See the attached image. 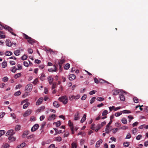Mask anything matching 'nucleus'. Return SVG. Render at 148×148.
I'll return each instance as SVG.
<instances>
[{
    "instance_id": "1",
    "label": "nucleus",
    "mask_w": 148,
    "mask_h": 148,
    "mask_svg": "<svg viewBox=\"0 0 148 148\" xmlns=\"http://www.w3.org/2000/svg\"><path fill=\"white\" fill-rule=\"evenodd\" d=\"M23 36L27 40L29 44L32 45L34 43H35L36 40L34 39L29 36L26 34L23 33Z\"/></svg>"
},
{
    "instance_id": "2",
    "label": "nucleus",
    "mask_w": 148,
    "mask_h": 148,
    "mask_svg": "<svg viewBox=\"0 0 148 148\" xmlns=\"http://www.w3.org/2000/svg\"><path fill=\"white\" fill-rule=\"evenodd\" d=\"M58 100L62 102V103L64 104H66L68 101L67 97L66 96H64L60 97L58 98Z\"/></svg>"
},
{
    "instance_id": "3",
    "label": "nucleus",
    "mask_w": 148,
    "mask_h": 148,
    "mask_svg": "<svg viewBox=\"0 0 148 148\" xmlns=\"http://www.w3.org/2000/svg\"><path fill=\"white\" fill-rule=\"evenodd\" d=\"M120 94H119V97L120 100L122 101H124L125 99V97L123 95V94H126L127 92L123 90H120Z\"/></svg>"
},
{
    "instance_id": "4",
    "label": "nucleus",
    "mask_w": 148,
    "mask_h": 148,
    "mask_svg": "<svg viewBox=\"0 0 148 148\" xmlns=\"http://www.w3.org/2000/svg\"><path fill=\"white\" fill-rule=\"evenodd\" d=\"M4 28L6 30H8V31L12 35L15 36H16V34L13 32V29L7 25H5L4 27Z\"/></svg>"
},
{
    "instance_id": "5",
    "label": "nucleus",
    "mask_w": 148,
    "mask_h": 148,
    "mask_svg": "<svg viewBox=\"0 0 148 148\" xmlns=\"http://www.w3.org/2000/svg\"><path fill=\"white\" fill-rule=\"evenodd\" d=\"M32 85L31 84H27L25 88V90L27 91V92H29L32 89Z\"/></svg>"
},
{
    "instance_id": "6",
    "label": "nucleus",
    "mask_w": 148,
    "mask_h": 148,
    "mask_svg": "<svg viewBox=\"0 0 148 148\" xmlns=\"http://www.w3.org/2000/svg\"><path fill=\"white\" fill-rule=\"evenodd\" d=\"M32 110L30 109H28L23 114L24 117H27L29 115L32 113Z\"/></svg>"
},
{
    "instance_id": "7",
    "label": "nucleus",
    "mask_w": 148,
    "mask_h": 148,
    "mask_svg": "<svg viewBox=\"0 0 148 148\" xmlns=\"http://www.w3.org/2000/svg\"><path fill=\"white\" fill-rule=\"evenodd\" d=\"M39 127V125L38 124H35L31 129L32 132H34Z\"/></svg>"
},
{
    "instance_id": "8",
    "label": "nucleus",
    "mask_w": 148,
    "mask_h": 148,
    "mask_svg": "<svg viewBox=\"0 0 148 148\" xmlns=\"http://www.w3.org/2000/svg\"><path fill=\"white\" fill-rule=\"evenodd\" d=\"M56 116L55 114H51L49 117L48 118V121H51L52 120H54L55 119Z\"/></svg>"
},
{
    "instance_id": "9",
    "label": "nucleus",
    "mask_w": 148,
    "mask_h": 148,
    "mask_svg": "<svg viewBox=\"0 0 148 148\" xmlns=\"http://www.w3.org/2000/svg\"><path fill=\"white\" fill-rule=\"evenodd\" d=\"M14 130H8L6 134V135L7 136H12L14 134Z\"/></svg>"
},
{
    "instance_id": "10",
    "label": "nucleus",
    "mask_w": 148,
    "mask_h": 148,
    "mask_svg": "<svg viewBox=\"0 0 148 148\" xmlns=\"http://www.w3.org/2000/svg\"><path fill=\"white\" fill-rule=\"evenodd\" d=\"M79 119V113L78 112H77L74 115V120L77 121Z\"/></svg>"
},
{
    "instance_id": "11",
    "label": "nucleus",
    "mask_w": 148,
    "mask_h": 148,
    "mask_svg": "<svg viewBox=\"0 0 148 148\" xmlns=\"http://www.w3.org/2000/svg\"><path fill=\"white\" fill-rule=\"evenodd\" d=\"M43 100V97L39 98L37 101L36 103V105H39L41 104Z\"/></svg>"
},
{
    "instance_id": "12",
    "label": "nucleus",
    "mask_w": 148,
    "mask_h": 148,
    "mask_svg": "<svg viewBox=\"0 0 148 148\" xmlns=\"http://www.w3.org/2000/svg\"><path fill=\"white\" fill-rule=\"evenodd\" d=\"M53 66L54 67V68L53 69L52 68H51L50 69H48V71L49 72L51 71H55L56 72L57 71V68L56 67L55 65H54Z\"/></svg>"
},
{
    "instance_id": "13",
    "label": "nucleus",
    "mask_w": 148,
    "mask_h": 148,
    "mask_svg": "<svg viewBox=\"0 0 148 148\" xmlns=\"http://www.w3.org/2000/svg\"><path fill=\"white\" fill-rule=\"evenodd\" d=\"M75 75L74 74H71L69 75V79L70 80H73L75 78Z\"/></svg>"
},
{
    "instance_id": "14",
    "label": "nucleus",
    "mask_w": 148,
    "mask_h": 148,
    "mask_svg": "<svg viewBox=\"0 0 148 148\" xmlns=\"http://www.w3.org/2000/svg\"><path fill=\"white\" fill-rule=\"evenodd\" d=\"M53 106L56 108H58L60 106V104L58 101H55L53 103Z\"/></svg>"
},
{
    "instance_id": "15",
    "label": "nucleus",
    "mask_w": 148,
    "mask_h": 148,
    "mask_svg": "<svg viewBox=\"0 0 148 148\" xmlns=\"http://www.w3.org/2000/svg\"><path fill=\"white\" fill-rule=\"evenodd\" d=\"M102 142V140L101 139H100L97 141L96 143V147L98 148L99 146V145Z\"/></svg>"
},
{
    "instance_id": "16",
    "label": "nucleus",
    "mask_w": 148,
    "mask_h": 148,
    "mask_svg": "<svg viewBox=\"0 0 148 148\" xmlns=\"http://www.w3.org/2000/svg\"><path fill=\"white\" fill-rule=\"evenodd\" d=\"M77 147V143L76 142H73L71 144V148H76Z\"/></svg>"
},
{
    "instance_id": "17",
    "label": "nucleus",
    "mask_w": 148,
    "mask_h": 148,
    "mask_svg": "<svg viewBox=\"0 0 148 148\" xmlns=\"http://www.w3.org/2000/svg\"><path fill=\"white\" fill-rule=\"evenodd\" d=\"M113 95H117L119 93L120 91V90L116 89V90H113Z\"/></svg>"
},
{
    "instance_id": "18",
    "label": "nucleus",
    "mask_w": 148,
    "mask_h": 148,
    "mask_svg": "<svg viewBox=\"0 0 148 148\" xmlns=\"http://www.w3.org/2000/svg\"><path fill=\"white\" fill-rule=\"evenodd\" d=\"M56 132V134H54V135L57 134H59L62 133V131L61 130H58V129L53 128Z\"/></svg>"
},
{
    "instance_id": "19",
    "label": "nucleus",
    "mask_w": 148,
    "mask_h": 148,
    "mask_svg": "<svg viewBox=\"0 0 148 148\" xmlns=\"http://www.w3.org/2000/svg\"><path fill=\"white\" fill-rule=\"evenodd\" d=\"M65 62V60L64 59L60 60L58 62V64L62 65V64Z\"/></svg>"
},
{
    "instance_id": "20",
    "label": "nucleus",
    "mask_w": 148,
    "mask_h": 148,
    "mask_svg": "<svg viewBox=\"0 0 148 148\" xmlns=\"http://www.w3.org/2000/svg\"><path fill=\"white\" fill-rule=\"evenodd\" d=\"M86 114H84L80 121V122L81 123H83L85 121L86 119Z\"/></svg>"
},
{
    "instance_id": "21",
    "label": "nucleus",
    "mask_w": 148,
    "mask_h": 148,
    "mask_svg": "<svg viewBox=\"0 0 148 148\" xmlns=\"http://www.w3.org/2000/svg\"><path fill=\"white\" fill-rule=\"evenodd\" d=\"M99 82L101 84L106 83L108 84H111L110 83H109V82H108L106 81L103 79H99Z\"/></svg>"
},
{
    "instance_id": "22",
    "label": "nucleus",
    "mask_w": 148,
    "mask_h": 148,
    "mask_svg": "<svg viewBox=\"0 0 148 148\" xmlns=\"http://www.w3.org/2000/svg\"><path fill=\"white\" fill-rule=\"evenodd\" d=\"M48 80L50 84H51L53 81V78L51 76H49L48 78Z\"/></svg>"
},
{
    "instance_id": "23",
    "label": "nucleus",
    "mask_w": 148,
    "mask_h": 148,
    "mask_svg": "<svg viewBox=\"0 0 148 148\" xmlns=\"http://www.w3.org/2000/svg\"><path fill=\"white\" fill-rule=\"evenodd\" d=\"M8 139L11 141H13L16 140V138L12 136V135L8 137Z\"/></svg>"
},
{
    "instance_id": "24",
    "label": "nucleus",
    "mask_w": 148,
    "mask_h": 148,
    "mask_svg": "<svg viewBox=\"0 0 148 148\" xmlns=\"http://www.w3.org/2000/svg\"><path fill=\"white\" fill-rule=\"evenodd\" d=\"M5 43L6 45L8 47H10L11 46L12 43L11 41L9 40H7L5 41Z\"/></svg>"
},
{
    "instance_id": "25",
    "label": "nucleus",
    "mask_w": 148,
    "mask_h": 148,
    "mask_svg": "<svg viewBox=\"0 0 148 148\" xmlns=\"http://www.w3.org/2000/svg\"><path fill=\"white\" fill-rule=\"evenodd\" d=\"M69 125L71 129L72 128H74V127L73 126V123H72L71 120H69Z\"/></svg>"
},
{
    "instance_id": "26",
    "label": "nucleus",
    "mask_w": 148,
    "mask_h": 148,
    "mask_svg": "<svg viewBox=\"0 0 148 148\" xmlns=\"http://www.w3.org/2000/svg\"><path fill=\"white\" fill-rule=\"evenodd\" d=\"M21 75V73H18L16 74L14 76V78L15 79H17Z\"/></svg>"
},
{
    "instance_id": "27",
    "label": "nucleus",
    "mask_w": 148,
    "mask_h": 148,
    "mask_svg": "<svg viewBox=\"0 0 148 148\" xmlns=\"http://www.w3.org/2000/svg\"><path fill=\"white\" fill-rule=\"evenodd\" d=\"M20 51L19 50H16L14 51V54L16 56H18L20 55Z\"/></svg>"
},
{
    "instance_id": "28",
    "label": "nucleus",
    "mask_w": 148,
    "mask_h": 148,
    "mask_svg": "<svg viewBox=\"0 0 148 148\" xmlns=\"http://www.w3.org/2000/svg\"><path fill=\"white\" fill-rule=\"evenodd\" d=\"M29 132V131H25L23 134V137H25L27 135Z\"/></svg>"
},
{
    "instance_id": "29",
    "label": "nucleus",
    "mask_w": 148,
    "mask_h": 148,
    "mask_svg": "<svg viewBox=\"0 0 148 148\" xmlns=\"http://www.w3.org/2000/svg\"><path fill=\"white\" fill-rule=\"evenodd\" d=\"M10 145L8 143L3 144L2 145L1 148H7L9 147Z\"/></svg>"
},
{
    "instance_id": "30",
    "label": "nucleus",
    "mask_w": 148,
    "mask_h": 148,
    "mask_svg": "<svg viewBox=\"0 0 148 148\" xmlns=\"http://www.w3.org/2000/svg\"><path fill=\"white\" fill-rule=\"evenodd\" d=\"M56 124V127H58L61 124V123L60 121H57V122L53 123V124Z\"/></svg>"
},
{
    "instance_id": "31",
    "label": "nucleus",
    "mask_w": 148,
    "mask_h": 148,
    "mask_svg": "<svg viewBox=\"0 0 148 148\" xmlns=\"http://www.w3.org/2000/svg\"><path fill=\"white\" fill-rule=\"evenodd\" d=\"M45 107L44 106H42L40 107L39 109H38L37 110V111L40 112L41 111H43L44 110V109L45 108Z\"/></svg>"
},
{
    "instance_id": "32",
    "label": "nucleus",
    "mask_w": 148,
    "mask_h": 148,
    "mask_svg": "<svg viewBox=\"0 0 148 148\" xmlns=\"http://www.w3.org/2000/svg\"><path fill=\"white\" fill-rule=\"evenodd\" d=\"M17 70V69L16 68L15 66H14L11 68V71L12 72L15 73Z\"/></svg>"
},
{
    "instance_id": "33",
    "label": "nucleus",
    "mask_w": 148,
    "mask_h": 148,
    "mask_svg": "<svg viewBox=\"0 0 148 148\" xmlns=\"http://www.w3.org/2000/svg\"><path fill=\"white\" fill-rule=\"evenodd\" d=\"M70 67V64L69 63H67L65 65V66L64 68V69L65 70H68Z\"/></svg>"
},
{
    "instance_id": "34",
    "label": "nucleus",
    "mask_w": 148,
    "mask_h": 148,
    "mask_svg": "<svg viewBox=\"0 0 148 148\" xmlns=\"http://www.w3.org/2000/svg\"><path fill=\"white\" fill-rule=\"evenodd\" d=\"M9 79L8 78L7 76L5 77L2 79V81L5 82L8 81Z\"/></svg>"
},
{
    "instance_id": "35",
    "label": "nucleus",
    "mask_w": 148,
    "mask_h": 148,
    "mask_svg": "<svg viewBox=\"0 0 148 148\" xmlns=\"http://www.w3.org/2000/svg\"><path fill=\"white\" fill-rule=\"evenodd\" d=\"M5 54L7 56H10L12 55V53L11 51H6L5 52Z\"/></svg>"
},
{
    "instance_id": "36",
    "label": "nucleus",
    "mask_w": 148,
    "mask_h": 148,
    "mask_svg": "<svg viewBox=\"0 0 148 148\" xmlns=\"http://www.w3.org/2000/svg\"><path fill=\"white\" fill-rule=\"evenodd\" d=\"M121 121L123 124H126L127 121V119L125 118H123L121 119Z\"/></svg>"
},
{
    "instance_id": "37",
    "label": "nucleus",
    "mask_w": 148,
    "mask_h": 148,
    "mask_svg": "<svg viewBox=\"0 0 148 148\" xmlns=\"http://www.w3.org/2000/svg\"><path fill=\"white\" fill-rule=\"evenodd\" d=\"M30 103L29 102H27L26 103L24 104L23 106V109L26 108L29 105Z\"/></svg>"
},
{
    "instance_id": "38",
    "label": "nucleus",
    "mask_w": 148,
    "mask_h": 148,
    "mask_svg": "<svg viewBox=\"0 0 148 148\" xmlns=\"http://www.w3.org/2000/svg\"><path fill=\"white\" fill-rule=\"evenodd\" d=\"M2 66L3 68H5L7 66V62L5 61L2 63Z\"/></svg>"
},
{
    "instance_id": "39",
    "label": "nucleus",
    "mask_w": 148,
    "mask_h": 148,
    "mask_svg": "<svg viewBox=\"0 0 148 148\" xmlns=\"http://www.w3.org/2000/svg\"><path fill=\"white\" fill-rule=\"evenodd\" d=\"M45 77V74L42 73L40 77V79L41 81H43L44 80Z\"/></svg>"
},
{
    "instance_id": "40",
    "label": "nucleus",
    "mask_w": 148,
    "mask_h": 148,
    "mask_svg": "<svg viewBox=\"0 0 148 148\" xmlns=\"http://www.w3.org/2000/svg\"><path fill=\"white\" fill-rule=\"evenodd\" d=\"M62 140V138L61 137L59 136L57 137L56 138L55 140L58 142H60Z\"/></svg>"
},
{
    "instance_id": "41",
    "label": "nucleus",
    "mask_w": 148,
    "mask_h": 148,
    "mask_svg": "<svg viewBox=\"0 0 148 148\" xmlns=\"http://www.w3.org/2000/svg\"><path fill=\"white\" fill-rule=\"evenodd\" d=\"M121 112L124 114L131 113V112L130 110H123Z\"/></svg>"
},
{
    "instance_id": "42",
    "label": "nucleus",
    "mask_w": 148,
    "mask_h": 148,
    "mask_svg": "<svg viewBox=\"0 0 148 148\" xmlns=\"http://www.w3.org/2000/svg\"><path fill=\"white\" fill-rule=\"evenodd\" d=\"M138 130L136 128H134L132 130V133L133 134L135 135L136 133L137 132Z\"/></svg>"
},
{
    "instance_id": "43",
    "label": "nucleus",
    "mask_w": 148,
    "mask_h": 148,
    "mask_svg": "<svg viewBox=\"0 0 148 148\" xmlns=\"http://www.w3.org/2000/svg\"><path fill=\"white\" fill-rule=\"evenodd\" d=\"M27 56L24 54L22 57H21V58L22 60H24L27 59Z\"/></svg>"
},
{
    "instance_id": "44",
    "label": "nucleus",
    "mask_w": 148,
    "mask_h": 148,
    "mask_svg": "<svg viewBox=\"0 0 148 148\" xmlns=\"http://www.w3.org/2000/svg\"><path fill=\"white\" fill-rule=\"evenodd\" d=\"M104 99L103 98L101 97H98L97 98V100L99 101H102L104 100Z\"/></svg>"
},
{
    "instance_id": "45",
    "label": "nucleus",
    "mask_w": 148,
    "mask_h": 148,
    "mask_svg": "<svg viewBox=\"0 0 148 148\" xmlns=\"http://www.w3.org/2000/svg\"><path fill=\"white\" fill-rule=\"evenodd\" d=\"M133 100L135 103H137L138 102V99L136 97L133 98Z\"/></svg>"
},
{
    "instance_id": "46",
    "label": "nucleus",
    "mask_w": 148,
    "mask_h": 148,
    "mask_svg": "<svg viewBox=\"0 0 148 148\" xmlns=\"http://www.w3.org/2000/svg\"><path fill=\"white\" fill-rule=\"evenodd\" d=\"M21 126L19 125H16L15 127V130L16 131H18L20 129Z\"/></svg>"
},
{
    "instance_id": "47",
    "label": "nucleus",
    "mask_w": 148,
    "mask_h": 148,
    "mask_svg": "<svg viewBox=\"0 0 148 148\" xmlns=\"http://www.w3.org/2000/svg\"><path fill=\"white\" fill-rule=\"evenodd\" d=\"M142 137V136L140 134L138 135L136 138V139L138 140H140L141 138Z\"/></svg>"
},
{
    "instance_id": "48",
    "label": "nucleus",
    "mask_w": 148,
    "mask_h": 148,
    "mask_svg": "<svg viewBox=\"0 0 148 148\" xmlns=\"http://www.w3.org/2000/svg\"><path fill=\"white\" fill-rule=\"evenodd\" d=\"M110 129L109 127H108L106 126L105 130L106 133L107 134L109 133L110 132Z\"/></svg>"
},
{
    "instance_id": "49",
    "label": "nucleus",
    "mask_w": 148,
    "mask_h": 148,
    "mask_svg": "<svg viewBox=\"0 0 148 148\" xmlns=\"http://www.w3.org/2000/svg\"><path fill=\"white\" fill-rule=\"evenodd\" d=\"M123 145H124V146H125V147H127L129 146V145H130V144H129V143H128L127 142H125L123 143Z\"/></svg>"
},
{
    "instance_id": "50",
    "label": "nucleus",
    "mask_w": 148,
    "mask_h": 148,
    "mask_svg": "<svg viewBox=\"0 0 148 148\" xmlns=\"http://www.w3.org/2000/svg\"><path fill=\"white\" fill-rule=\"evenodd\" d=\"M108 113V112L107 110H104L102 113V116H105L107 115V114Z\"/></svg>"
},
{
    "instance_id": "51",
    "label": "nucleus",
    "mask_w": 148,
    "mask_h": 148,
    "mask_svg": "<svg viewBox=\"0 0 148 148\" xmlns=\"http://www.w3.org/2000/svg\"><path fill=\"white\" fill-rule=\"evenodd\" d=\"M21 94V92L20 91L16 92L14 93L15 96H17L20 95Z\"/></svg>"
},
{
    "instance_id": "52",
    "label": "nucleus",
    "mask_w": 148,
    "mask_h": 148,
    "mask_svg": "<svg viewBox=\"0 0 148 148\" xmlns=\"http://www.w3.org/2000/svg\"><path fill=\"white\" fill-rule=\"evenodd\" d=\"M5 133V131L4 130H0V137L3 135Z\"/></svg>"
},
{
    "instance_id": "53",
    "label": "nucleus",
    "mask_w": 148,
    "mask_h": 148,
    "mask_svg": "<svg viewBox=\"0 0 148 148\" xmlns=\"http://www.w3.org/2000/svg\"><path fill=\"white\" fill-rule=\"evenodd\" d=\"M122 114L121 112H117L115 113V116L116 117L119 116Z\"/></svg>"
},
{
    "instance_id": "54",
    "label": "nucleus",
    "mask_w": 148,
    "mask_h": 148,
    "mask_svg": "<svg viewBox=\"0 0 148 148\" xmlns=\"http://www.w3.org/2000/svg\"><path fill=\"white\" fill-rule=\"evenodd\" d=\"M96 92V91L95 90H93L90 91L89 92V94L90 95H92L93 94L95 93Z\"/></svg>"
},
{
    "instance_id": "55",
    "label": "nucleus",
    "mask_w": 148,
    "mask_h": 148,
    "mask_svg": "<svg viewBox=\"0 0 148 148\" xmlns=\"http://www.w3.org/2000/svg\"><path fill=\"white\" fill-rule=\"evenodd\" d=\"M48 148H57L55 147V145L54 144H51L48 147Z\"/></svg>"
},
{
    "instance_id": "56",
    "label": "nucleus",
    "mask_w": 148,
    "mask_h": 148,
    "mask_svg": "<svg viewBox=\"0 0 148 148\" xmlns=\"http://www.w3.org/2000/svg\"><path fill=\"white\" fill-rule=\"evenodd\" d=\"M95 99V97H93L90 100V103L91 104H92L94 102Z\"/></svg>"
},
{
    "instance_id": "57",
    "label": "nucleus",
    "mask_w": 148,
    "mask_h": 148,
    "mask_svg": "<svg viewBox=\"0 0 148 148\" xmlns=\"http://www.w3.org/2000/svg\"><path fill=\"white\" fill-rule=\"evenodd\" d=\"M118 130V129L117 128H114L112 129V130L114 133H115L117 132V130Z\"/></svg>"
},
{
    "instance_id": "58",
    "label": "nucleus",
    "mask_w": 148,
    "mask_h": 148,
    "mask_svg": "<svg viewBox=\"0 0 148 148\" xmlns=\"http://www.w3.org/2000/svg\"><path fill=\"white\" fill-rule=\"evenodd\" d=\"M23 65L24 66L26 67H27L29 66V64L26 61H24L23 62Z\"/></svg>"
},
{
    "instance_id": "59",
    "label": "nucleus",
    "mask_w": 148,
    "mask_h": 148,
    "mask_svg": "<svg viewBox=\"0 0 148 148\" xmlns=\"http://www.w3.org/2000/svg\"><path fill=\"white\" fill-rule=\"evenodd\" d=\"M131 137V136L130 135V134L129 133L127 134L126 138L127 139H130V138Z\"/></svg>"
},
{
    "instance_id": "60",
    "label": "nucleus",
    "mask_w": 148,
    "mask_h": 148,
    "mask_svg": "<svg viewBox=\"0 0 148 148\" xmlns=\"http://www.w3.org/2000/svg\"><path fill=\"white\" fill-rule=\"evenodd\" d=\"M18 69V70H21L22 69V66L20 64H18L17 65Z\"/></svg>"
},
{
    "instance_id": "61",
    "label": "nucleus",
    "mask_w": 148,
    "mask_h": 148,
    "mask_svg": "<svg viewBox=\"0 0 148 148\" xmlns=\"http://www.w3.org/2000/svg\"><path fill=\"white\" fill-rule=\"evenodd\" d=\"M138 124V122L136 121L134 122L132 124V126L133 127H134L135 126H136Z\"/></svg>"
},
{
    "instance_id": "62",
    "label": "nucleus",
    "mask_w": 148,
    "mask_h": 148,
    "mask_svg": "<svg viewBox=\"0 0 148 148\" xmlns=\"http://www.w3.org/2000/svg\"><path fill=\"white\" fill-rule=\"evenodd\" d=\"M45 118V116L44 115L41 116L40 118V121L43 120Z\"/></svg>"
},
{
    "instance_id": "63",
    "label": "nucleus",
    "mask_w": 148,
    "mask_h": 148,
    "mask_svg": "<svg viewBox=\"0 0 148 148\" xmlns=\"http://www.w3.org/2000/svg\"><path fill=\"white\" fill-rule=\"evenodd\" d=\"M28 51V53L30 54H32L33 52V50L31 48H29Z\"/></svg>"
},
{
    "instance_id": "64",
    "label": "nucleus",
    "mask_w": 148,
    "mask_h": 148,
    "mask_svg": "<svg viewBox=\"0 0 148 148\" xmlns=\"http://www.w3.org/2000/svg\"><path fill=\"white\" fill-rule=\"evenodd\" d=\"M86 98V95H84L81 98L82 100H84Z\"/></svg>"
}]
</instances>
